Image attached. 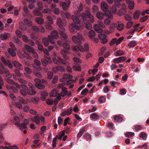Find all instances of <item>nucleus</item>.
<instances>
[{
    "mask_svg": "<svg viewBox=\"0 0 149 149\" xmlns=\"http://www.w3.org/2000/svg\"><path fill=\"white\" fill-rule=\"evenodd\" d=\"M72 39L74 43L79 45L81 44L82 41H84L85 40L82 35L79 33H77V36H74Z\"/></svg>",
    "mask_w": 149,
    "mask_h": 149,
    "instance_id": "f257e3e1",
    "label": "nucleus"
},
{
    "mask_svg": "<svg viewBox=\"0 0 149 149\" xmlns=\"http://www.w3.org/2000/svg\"><path fill=\"white\" fill-rule=\"evenodd\" d=\"M84 10V12L82 13H84L85 15V16L86 18V20H88V18H89L90 21L91 22H93L94 21V17L91 14L89 9L88 8H86Z\"/></svg>",
    "mask_w": 149,
    "mask_h": 149,
    "instance_id": "f03ea898",
    "label": "nucleus"
},
{
    "mask_svg": "<svg viewBox=\"0 0 149 149\" xmlns=\"http://www.w3.org/2000/svg\"><path fill=\"white\" fill-rule=\"evenodd\" d=\"M85 15L84 13H81L82 19L84 23L86 24V28L88 30H90L92 28V25L89 22L88 20H86V18Z\"/></svg>",
    "mask_w": 149,
    "mask_h": 149,
    "instance_id": "7ed1b4c3",
    "label": "nucleus"
},
{
    "mask_svg": "<svg viewBox=\"0 0 149 149\" xmlns=\"http://www.w3.org/2000/svg\"><path fill=\"white\" fill-rule=\"evenodd\" d=\"M35 86L38 89L40 90L43 89L45 87V85L41 83V80L38 79L36 78L34 80Z\"/></svg>",
    "mask_w": 149,
    "mask_h": 149,
    "instance_id": "20e7f679",
    "label": "nucleus"
},
{
    "mask_svg": "<svg viewBox=\"0 0 149 149\" xmlns=\"http://www.w3.org/2000/svg\"><path fill=\"white\" fill-rule=\"evenodd\" d=\"M66 21L65 19L62 20L60 17L57 18L56 23L59 27L61 26H66Z\"/></svg>",
    "mask_w": 149,
    "mask_h": 149,
    "instance_id": "39448f33",
    "label": "nucleus"
},
{
    "mask_svg": "<svg viewBox=\"0 0 149 149\" xmlns=\"http://www.w3.org/2000/svg\"><path fill=\"white\" fill-rule=\"evenodd\" d=\"M69 28L70 32L73 33L75 32V29L78 30L79 29V26L75 24L72 23L69 26Z\"/></svg>",
    "mask_w": 149,
    "mask_h": 149,
    "instance_id": "423d86ee",
    "label": "nucleus"
},
{
    "mask_svg": "<svg viewBox=\"0 0 149 149\" xmlns=\"http://www.w3.org/2000/svg\"><path fill=\"white\" fill-rule=\"evenodd\" d=\"M98 37L100 39L102 40V42L103 44H105L107 42V40L106 39L107 36L105 34H100Z\"/></svg>",
    "mask_w": 149,
    "mask_h": 149,
    "instance_id": "0eeeda50",
    "label": "nucleus"
},
{
    "mask_svg": "<svg viewBox=\"0 0 149 149\" xmlns=\"http://www.w3.org/2000/svg\"><path fill=\"white\" fill-rule=\"evenodd\" d=\"M71 3L70 0H68L66 2H63L61 3V6L64 10H66L69 6Z\"/></svg>",
    "mask_w": 149,
    "mask_h": 149,
    "instance_id": "6e6552de",
    "label": "nucleus"
},
{
    "mask_svg": "<svg viewBox=\"0 0 149 149\" xmlns=\"http://www.w3.org/2000/svg\"><path fill=\"white\" fill-rule=\"evenodd\" d=\"M102 10L104 12L107 11L108 9V6L107 3L105 2H102L101 4Z\"/></svg>",
    "mask_w": 149,
    "mask_h": 149,
    "instance_id": "1a4fd4ad",
    "label": "nucleus"
},
{
    "mask_svg": "<svg viewBox=\"0 0 149 149\" xmlns=\"http://www.w3.org/2000/svg\"><path fill=\"white\" fill-rule=\"evenodd\" d=\"M23 50H26L29 52L31 53L34 50L33 48L27 44H25L22 48Z\"/></svg>",
    "mask_w": 149,
    "mask_h": 149,
    "instance_id": "9d476101",
    "label": "nucleus"
},
{
    "mask_svg": "<svg viewBox=\"0 0 149 149\" xmlns=\"http://www.w3.org/2000/svg\"><path fill=\"white\" fill-rule=\"evenodd\" d=\"M68 51L64 49L62 50L60 52V53L62 55L63 57L66 59H68L69 58L68 55Z\"/></svg>",
    "mask_w": 149,
    "mask_h": 149,
    "instance_id": "9b49d317",
    "label": "nucleus"
},
{
    "mask_svg": "<svg viewBox=\"0 0 149 149\" xmlns=\"http://www.w3.org/2000/svg\"><path fill=\"white\" fill-rule=\"evenodd\" d=\"M13 65L15 67L20 70H23V66L18 62L16 61H14L13 62Z\"/></svg>",
    "mask_w": 149,
    "mask_h": 149,
    "instance_id": "f8f14e48",
    "label": "nucleus"
},
{
    "mask_svg": "<svg viewBox=\"0 0 149 149\" xmlns=\"http://www.w3.org/2000/svg\"><path fill=\"white\" fill-rule=\"evenodd\" d=\"M62 91L61 92L60 95L58 94L59 95H60L61 97H63L65 96L67 94L68 91L67 90V88L66 87H63L62 88Z\"/></svg>",
    "mask_w": 149,
    "mask_h": 149,
    "instance_id": "ddd939ff",
    "label": "nucleus"
},
{
    "mask_svg": "<svg viewBox=\"0 0 149 149\" xmlns=\"http://www.w3.org/2000/svg\"><path fill=\"white\" fill-rule=\"evenodd\" d=\"M72 19L75 23L79 24L80 23V20L77 16L72 15Z\"/></svg>",
    "mask_w": 149,
    "mask_h": 149,
    "instance_id": "4468645a",
    "label": "nucleus"
},
{
    "mask_svg": "<svg viewBox=\"0 0 149 149\" xmlns=\"http://www.w3.org/2000/svg\"><path fill=\"white\" fill-rule=\"evenodd\" d=\"M35 88L28 89L27 90V94L30 95H34L36 94V91L35 90Z\"/></svg>",
    "mask_w": 149,
    "mask_h": 149,
    "instance_id": "2eb2a0df",
    "label": "nucleus"
},
{
    "mask_svg": "<svg viewBox=\"0 0 149 149\" xmlns=\"http://www.w3.org/2000/svg\"><path fill=\"white\" fill-rule=\"evenodd\" d=\"M100 27V26L97 24H95L93 26L94 30L98 33H101L102 32V29Z\"/></svg>",
    "mask_w": 149,
    "mask_h": 149,
    "instance_id": "dca6fc26",
    "label": "nucleus"
},
{
    "mask_svg": "<svg viewBox=\"0 0 149 149\" xmlns=\"http://www.w3.org/2000/svg\"><path fill=\"white\" fill-rule=\"evenodd\" d=\"M9 34L6 32H4L1 34L0 38L1 40H6L8 39Z\"/></svg>",
    "mask_w": 149,
    "mask_h": 149,
    "instance_id": "f3484780",
    "label": "nucleus"
},
{
    "mask_svg": "<svg viewBox=\"0 0 149 149\" xmlns=\"http://www.w3.org/2000/svg\"><path fill=\"white\" fill-rule=\"evenodd\" d=\"M23 10L25 15H26L28 17H29V18H31L32 17V15L29 12L27 7L25 6L24 7Z\"/></svg>",
    "mask_w": 149,
    "mask_h": 149,
    "instance_id": "a211bd4d",
    "label": "nucleus"
},
{
    "mask_svg": "<svg viewBox=\"0 0 149 149\" xmlns=\"http://www.w3.org/2000/svg\"><path fill=\"white\" fill-rule=\"evenodd\" d=\"M97 17L100 20L103 19L104 18V15L101 11H98L96 15Z\"/></svg>",
    "mask_w": 149,
    "mask_h": 149,
    "instance_id": "6ab92c4d",
    "label": "nucleus"
},
{
    "mask_svg": "<svg viewBox=\"0 0 149 149\" xmlns=\"http://www.w3.org/2000/svg\"><path fill=\"white\" fill-rule=\"evenodd\" d=\"M58 59L60 61V65L61 63L64 65H67L69 64V63L68 61L61 58L60 57L58 56Z\"/></svg>",
    "mask_w": 149,
    "mask_h": 149,
    "instance_id": "aec40b11",
    "label": "nucleus"
},
{
    "mask_svg": "<svg viewBox=\"0 0 149 149\" xmlns=\"http://www.w3.org/2000/svg\"><path fill=\"white\" fill-rule=\"evenodd\" d=\"M88 36L91 39L94 38L95 36V31L93 30L90 31L88 33Z\"/></svg>",
    "mask_w": 149,
    "mask_h": 149,
    "instance_id": "412c9836",
    "label": "nucleus"
},
{
    "mask_svg": "<svg viewBox=\"0 0 149 149\" xmlns=\"http://www.w3.org/2000/svg\"><path fill=\"white\" fill-rule=\"evenodd\" d=\"M141 11L139 10H136L133 14V18L135 19H137L139 18L141 14Z\"/></svg>",
    "mask_w": 149,
    "mask_h": 149,
    "instance_id": "4be33fe9",
    "label": "nucleus"
},
{
    "mask_svg": "<svg viewBox=\"0 0 149 149\" xmlns=\"http://www.w3.org/2000/svg\"><path fill=\"white\" fill-rule=\"evenodd\" d=\"M33 13L34 15L35 16H40L42 17V13L36 9L34 10Z\"/></svg>",
    "mask_w": 149,
    "mask_h": 149,
    "instance_id": "5701e85b",
    "label": "nucleus"
},
{
    "mask_svg": "<svg viewBox=\"0 0 149 149\" xmlns=\"http://www.w3.org/2000/svg\"><path fill=\"white\" fill-rule=\"evenodd\" d=\"M35 21L37 23L40 25L44 23L43 19L40 17L36 18Z\"/></svg>",
    "mask_w": 149,
    "mask_h": 149,
    "instance_id": "b1692460",
    "label": "nucleus"
},
{
    "mask_svg": "<svg viewBox=\"0 0 149 149\" xmlns=\"http://www.w3.org/2000/svg\"><path fill=\"white\" fill-rule=\"evenodd\" d=\"M33 73L37 77L39 78H41L42 77V75L40 72L36 70H34L33 71Z\"/></svg>",
    "mask_w": 149,
    "mask_h": 149,
    "instance_id": "393cba45",
    "label": "nucleus"
},
{
    "mask_svg": "<svg viewBox=\"0 0 149 149\" xmlns=\"http://www.w3.org/2000/svg\"><path fill=\"white\" fill-rule=\"evenodd\" d=\"M13 40L14 42L18 45L19 46H21L22 45V43L20 40L19 39L17 38L16 37H14Z\"/></svg>",
    "mask_w": 149,
    "mask_h": 149,
    "instance_id": "a878e982",
    "label": "nucleus"
},
{
    "mask_svg": "<svg viewBox=\"0 0 149 149\" xmlns=\"http://www.w3.org/2000/svg\"><path fill=\"white\" fill-rule=\"evenodd\" d=\"M73 69L76 70L80 71L81 70V66L78 63H74L73 65Z\"/></svg>",
    "mask_w": 149,
    "mask_h": 149,
    "instance_id": "bb28decb",
    "label": "nucleus"
},
{
    "mask_svg": "<svg viewBox=\"0 0 149 149\" xmlns=\"http://www.w3.org/2000/svg\"><path fill=\"white\" fill-rule=\"evenodd\" d=\"M14 50L10 48H8V53L12 56L14 57L16 56V54L14 50Z\"/></svg>",
    "mask_w": 149,
    "mask_h": 149,
    "instance_id": "cd10ccee",
    "label": "nucleus"
},
{
    "mask_svg": "<svg viewBox=\"0 0 149 149\" xmlns=\"http://www.w3.org/2000/svg\"><path fill=\"white\" fill-rule=\"evenodd\" d=\"M32 121L38 124L40 123V117L38 116H36L32 118Z\"/></svg>",
    "mask_w": 149,
    "mask_h": 149,
    "instance_id": "c85d7f7f",
    "label": "nucleus"
},
{
    "mask_svg": "<svg viewBox=\"0 0 149 149\" xmlns=\"http://www.w3.org/2000/svg\"><path fill=\"white\" fill-rule=\"evenodd\" d=\"M114 119L115 122L118 123H121L122 121V118L118 116H115L114 117Z\"/></svg>",
    "mask_w": 149,
    "mask_h": 149,
    "instance_id": "c756f323",
    "label": "nucleus"
},
{
    "mask_svg": "<svg viewBox=\"0 0 149 149\" xmlns=\"http://www.w3.org/2000/svg\"><path fill=\"white\" fill-rule=\"evenodd\" d=\"M42 41V43L45 46L47 47L49 45V41L47 38H43Z\"/></svg>",
    "mask_w": 149,
    "mask_h": 149,
    "instance_id": "7c9ffc66",
    "label": "nucleus"
},
{
    "mask_svg": "<svg viewBox=\"0 0 149 149\" xmlns=\"http://www.w3.org/2000/svg\"><path fill=\"white\" fill-rule=\"evenodd\" d=\"M58 94L57 91L55 90H52L49 93L50 97H55Z\"/></svg>",
    "mask_w": 149,
    "mask_h": 149,
    "instance_id": "2f4dec72",
    "label": "nucleus"
},
{
    "mask_svg": "<svg viewBox=\"0 0 149 149\" xmlns=\"http://www.w3.org/2000/svg\"><path fill=\"white\" fill-rule=\"evenodd\" d=\"M128 7L129 8L130 10L133 9L134 6V1H131L128 2Z\"/></svg>",
    "mask_w": 149,
    "mask_h": 149,
    "instance_id": "473e14b6",
    "label": "nucleus"
},
{
    "mask_svg": "<svg viewBox=\"0 0 149 149\" xmlns=\"http://www.w3.org/2000/svg\"><path fill=\"white\" fill-rule=\"evenodd\" d=\"M23 52H21L19 54V57L22 59L26 57V54L25 51L24 50H23Z\"/></svg>",
    "mask_w": 149,
    "mask_h": 149,
    "instance_id": "72a5a7b5",
    "label": "nucleus"
},
{
    "mask_svg": "<svg viewBox=\"0 0 149 149\" xmlns=\"http://www.w3.org/2000/svg\"><path fill=\"white\" fill-rule=\"evenodd\" d=\"M5 71L4 72V73L6 74L5 77L6 79H10L12 77V75L11 74L10 72L8 70H5Z\"/></svg>",
    "mask_w": 149,
    "mask_h": 149,
    "instance_id": "f704fd0d",
    "label": "nucleus"
},
{
    "mask_svg": "<svg viewBox=\"0 0 149 149\" xmlns=\"http://www.w3.org/2000/svg\"><path fill=\"white\" fill-rule=\"evenodd\" d=\"M137 44V42L133 40L130 42L128 45V47H133Z\"/></svg>",
    "mask_w": 149,
    "mask_h": 149,
    "instance_id": "c9c22d12",
    "label": "nucleus"
},
{
    "mask_svg": "<svg viewBox=\"0 0 149 149\" xmlns=\"http://www.w3.org/2000/svg\"><path fill=\"white\" fill-rule=\"evenodd\" d=\"M31 30L34 31L36 33H38L39 31V27H37L35 26H33L31 27Z\"/></svg>",
    "mask_w": 149,
    "mask_h": 149,
    "instance_id": "e433bc0d",
    "label": "nucleus"
},
{
    "mask_svg": "<svg viewBox=\"0 0 149 149\" xmlns=\"http://www.w3.org/2000/svg\"><path fill=\"white\" fill-rule=\"evenodd\" d=\"M51 34L52 36L54 39L57 38L58 37V33L56 31H52Z\"/></svg>",
    "mask_w": 149,
    "mask_h": 149,
    "instance_id": "4c0bfd02",
    "label": "nucleus"
},
{
    "mask_svg": "<svg viewBox=\"0 0 149 149\" xmlns=\"http://www.w3.org/2000/svg\"><path fill=\"white\" fill-rule=\"evenodd\" d=\"M126 13V10L124 8H121L120 9L118 12V14L119 15L122 16L125 15Z\"/></svg>",
    "mask_w": 149,
    "mask_h": 149,
    "instance_id": "58836bf2",
    "label": "nucleus"
},
{
    "mask_svg": "<svg viewBox=\"0 0 149 149\" xmlns=\"http://www.w3.org/2000/svg\"><path fill=\"white\" fill-rule=\"evenodd\" d=\"M90 117L93 119L96 120L99 118V116L97 114L93 113L91 115Z\"/></svg>",
    "mask_w": 149,
    "mask_h": 149,
    "instance_id": "ea45409f",
    "label": "nucleus"
},
{
    "mask_svg": "<svg viewBox=\"0 0 149 149\" xmlns=\"http://www.w3.org/2000/svg\"><path fill=\"white\" fill-rule=\"evenodd\" d=\"M41 62L42 65L44 66H46L48 64V61L44 58L41 59Z\"/></svg>",
    "mask_w": 149,
    "mask_h": 149,
    "instance_id": "a19ab883",
    "label": "nucleus"
},
{
    "mask_svg": "<svg viewBox=\"0 0 149 149\" xmlns=\"http://www.w3.org/2000/svg\"><path fill=\"white\" fill-rule=\"evenodd\" d=\"M62 46L63 47L67 50H70V49L69 44L67 43L64 42L63 43Z\"/></svg>",
    "mask_w": 149,
    "mask_h": 149,
    "instance_id": "79ce46f5",
    "label": "nucleus"
},
{
    "mask_svg": "<svg viewBox=\"0 0 149 149\" xmlns=\"http://www.w3.org/2000/svg\"><path fill=\"white\" fill-rule=\"evenodd\" d=\"M59 34L61 36V37L63 38L64 39L63 40L65 42H67L68 40L66 39L67 36L65 32L62 33V32H59Z\"/></svg>",
    "mask_w": 149,
    "mask_h": 149,
    "instance_id": "37998d69",
    "label": "nucleus"
},
{
    "mask_svg": "<svg viewBox=\"0 0 149 149\" xmlns=\"http://www.w3.org/2000/svg\"><path fill=\"white\" fill-rule=\"evenodd\" d=\"M47 38L49 42L50 43L52 44H55L54 38L50 35H49L48 36Z\"/></svg>",
    "mask_w": 149,
    "mask_h": 149,
    "instance_id": "c03bdc74",
    "label": "nucleus"
},
{
    "mask_svg": "<svg viewBox=\"0 0 149 149\" xmlns=\"http://www.w3.org/2000/svg\"><path fill=\"white\" fill-rule=\"evenodd\" d=\"M14 105L16 107L18 108L19 109H22L23 107L22 105L19 102L15 103Z\"/></svg>",
    "mask_w": 149,
    "mask_h": 149,
    "instance_id": "a18cd8bd",
    "label": "nucleus"
},
{
    "mask_svg": "<svg viewBox=\"0 0 149 149\" xmlns=\"http://www.w3.org/2000/svg\"><path fill=\"white\" fill-rule=\"evenodd\" d=\"M61 96L58 95L54 99V101H53L54 104L55 105L57 104L58 103V101L61 99Z\"/></svg>",
    "mask_w": 149,
    "mask_h": 149,
    "instance_id": "49530a36",
    "label": "nucleus"
},
{
    "mask_svg": "<svg viewBox=\"0 0 149 149\" xmlns=\"http://www.w3.org/2000/svg\"><path fill=\"white\" fill-rule=\"evenodd\" d=\"M124 54V52L123 51L120 50L117 51L115 53V55L116 56H120L123 55Z\"/></svg>",
    "mask_w": 149,
    "mask_h": 149,
    "instance_id": "de8ad7c7",
    "label": "nucleus"
},
{
    "mask_svg": "<svg viewBox=\"0 0 149 149\" xmlns=\"http://www.w3.org/2000/svg\"><path fill=\"white\" fill-rule=\"evenodd\" d=\"M111 22V20L109 18H106L104 20V23L106 25H110Z\"/></svg>",
    "mask_w": 149,
    "mask_h": 149,
    "instance_id": "09e8293b",
    "label": "nucleus"
},
{
    "mask_svg": "<svg viewBox=\"0 0 149 149\" xmlns=\"http://www.w3.org/2000/svg\"><path fill=\"white\" fill-rule=\"evenodd\" d=\"M73 110V109L72 107H70L68 108L67 110L65 111L66 115H69L70 114L72 113Z\"/></svg>",
    "mask_w": 149,
    "mask_h": 149,
    "instance_id": "8fccbe9b",
    "label": "nucleus"
},
{
    "mask_svg": "<svg viewBox=\"0 0 149 149\" xmlns=\"http://www.w3.org/2000/svg\"><path fill=\"white\" fill-rule=\"evenodd\" d=\"M139 136L143 139L145 140L146 139L147 134L145 132H143L140 134Z\"/></svg>",
    "mask_w": 149,
    "mask_h": 149,
    "instance_id": "3c124183",
    "label": "nucleus"
},
{
    "mask_svg": "<svg viewBox=\"0 0 149 149\" xmlns=\"http://www.w3.org/2000/svg\"><path fill=\"white\" fill-rule=\"evenodd\" d=\"M63 76L64 78H65L66 80V79H71L73 77L72 75L68 74H64Z\"/></svg>",
    "mask_w": 149,
    "mask_h": 149,
    "instance_id": "603ef678",
    "label": "nucleus"
},
{
    "mask_svg": "<svg viewBox=\"0 0 149 149\" xmlns=\"http://www.w3.org/2000/svg\"><path fill=\"white\" fill-rule=\"evenodd\" d=\"M17 100L19 102H21L22 104H26L27 103V102L25 101L24 99L23 98L19 97H17Z\"/></svg>",
    "mask_w": 149,
    "mask_h": 149,
    "instance_id": "864d4df0",
    "label": "nucleus"
},
{
    "mask_svg": "<svg viewBox=\"0 0 149 149\" xmlns=\"http://www.w3.org/2000/svg\"><path fill=\"white\" fill-rule=\"evenodd\" d=\"M85 131V129L84 128H82L81 129L78 134L77 135V137L78 138H80Z\"/></svg>",
    "mask_w": 149,
    "mask_h": 149,
    "instance_id": "5fc2aeb1",
    "label": "nucleus"
},
{
    "mask_svg": "<svg viewBox=\"0 0 149 149\" xmlns=\"http://www.w3.org/2000/svg\"><path fill=\"white\" fill-rule=\"evenodd\" d=\"M6 81L7 82L11 85H14L15 82L12 79H6Z\"/></svg>",
    "mask_w": 149,
    "mask_h": 149,
    "instance_id": "6e6d98bb",
    "label": "nucleus"
},
{
    "mask_svg": "<svg viewBox=\"0 0 149 149\" xmlns=\"http://www.w3.org/2000/svg\"><path fill=\"white\" fill-rule=\"evenodd\" d=\"M51 12V10L49 8L44 9L42 10V12L43 13L50 14Z\"/></svg>",
    "mask_w": 149,
    "mask_h": 149,
    "instance_id": "4d7b16f0",
    "label": "nucleus"
},
{
    "mask_svg": "<svg viewBox=\"0 0 149 149\" xmlns=\"http://www.w3.org/2000/svg\"><path fill=\"white\" fill-rule=\"evenodd\" d=\"M123 29V24H118L117 26V29L119 31H121Z\"/></svg>",
    "mask_w": 149,
    "mask_h": 149,
    "instance_id": "13d9d810",
    "label": "nucleus"
},
{
    "mask_svg": "<svg viewBox=\"0 0 149 149\" xmlns=\"http://www.w3.org/2000/svg\"><path fill=\"white\" fill-rule=\"evenodd\" d=\"M134 134L133 132H127L125 134L126 137H130L134 136Z\"/></svg>",
    "mask_w": 149,
    "mask_h": 149,
    "instance_id": "bf43d9fd",
    "label": "nucleus"
},
{
    "mask_svg": "<svg viewBox=\"0 0 149 149\" xmlns=\"http://www.w3.org/2000/svg\"><path fill=\"white\" fill-rule=\"evenodd\" d=\"M73 61H74L75 63H81L82 61L81 60L79 59V58H77L75 57H74L73 58Z\"/></svg>",
    "mask_w": 149,
    "mask_h": 149,
    "instance_id": "052dcab7",
    "label": "nucleus"
},
{
    "mask_svg": "<svg viewBox=\"0 0 149 149\" xmlns=\"http://www.w3.org/2000/svg\"><path fill=\"white\" fill-rule=\"evenodd\" d=\"M53 62L55 64L57 65H60V61L55 57H53L52 58Z\"/></svg>",
    "mask_w": 149,
    "mask_h": 149,
    "instance_id": "680f3d73",
    "label": "nucleus"
},
{
    "mask_svg": "<svg viewBox=\"0 0 149 149\" xmlns=\"http://www.w3.org/2000/svg\"><path fill=\"white\" fill-rule=\"evenodd\" d=\"M19 93L23 96L24 97L27 95V91H25V90L21 89L19 91Z\"/></svg>",
    "mask_w": 149,
    "mask_h": 149,
    "instance_id": "e2e57ef3",
    "label": "nucleus"
},
{
    "mask_svg": "<svg viewBox=\"0 0 149 149\" xmlns=\"http://www.w3.org/2000/svg\"><path fill=\"white\" fill-rule=\"evenodd\" d=\"M24 70L25 71L29 74H30L32 72L31 69L28 67H24Z\"/></svg>",
    "mask_w": 149,
    "mask_h": 149,
    "instance_id": "0e129e2a",
    "label": "nucleus"
},
{
    "mask_svg": "<svg viewBox=\"0 0 149 149\" xmlns=\"http://www.w3.org/2000/svg\"><path fill=\"white\" fill-rule=\"evenodd\" d=\"M133 22L132 21H130L127 23L126 26V28L127 29L130 28L132 26Z\"/></svg>",
    "mask_w": 149,
    "mask_h": 149,
    "instance_id": "69168bd1",
    "label": "nucleus"
},
{
    "mask_svg": "<svg viewBox=\"0 0 149 149\" xmlns=\"http://www.w3.org/2000/svg\"><path fill=\"white\" fill-rule=\"evenodd\" d=\"M19 127L20 130L23 131L24 129H25L26 128L27 126L25 125V124L23 123H22L21 124V125Z\"/></svg>",
    "mask_w": 149,
    "mask_h": 149,
    "instance_id": "338daca9",
    "label": "nucleus"
},
{
    "mask_svg": "<svg viewBox=\"0 0 149 149\" xmlns=\"http://www.w3.org/2000/svg\"><path fill=\"white\" fill-rule=\"evenodd\" d=\"M22 109L24 111L26 112H28V111H29L30 110L29 107L27 105H25L24 106Z\"/></svg>",
    "mask_w": 149,
    "mask_h": 149,
    "instance_id": "774afa93",
    "label": "nucleus"
}]
</instances>
